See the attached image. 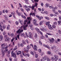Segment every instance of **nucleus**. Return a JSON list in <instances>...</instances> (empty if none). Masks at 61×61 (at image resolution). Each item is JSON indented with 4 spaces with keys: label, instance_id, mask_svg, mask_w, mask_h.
Here are the masks:
<instances>
[{
    "label": "nucleus",
    "instance_id": "cd10ccee",
    "mask_svg": "<svg viewBox=\"0 0 61 61\" xmlns=\"http://www.w3.org/2000/svg\"><path fill=\"white\" fill-rule=\"evenodd\" d=\"M24 35H25V34L24 33H22L20 34V36H24Z\"/></svg>",
    "mask_w": 61,
    "mask_h": 61
},
{
    "label": "nucleus",
    "instance_id": "473e14b6",
    "mask_svg": "<svg viewBox=\"0 0 61 61\" xmlns=\"http://www.w3.org/2000/svg\"><path fill=\"white\" fill-rule=\"evenodd\" d=\"M15 48H14V49H13V50H14V51H15V50H16V49H17V46H15Z\"/></svg>",
    "mask_w": 61,
    "mask_h": 61
},
{
    "label": "nucleus",
    "instance_id": "774afa93",
    "mask_svg": "<svg viewBox=\"0 0 61 61\" xmlns=\"http://www.w3.org/2000/svg\"><path fill=\"white\" fill-rule=\"evenodd\" d=\"M42 23H43V22H42V21L40 22V25H42Z\"/></svg>",
    "mask_w": 61,
    "mask_h": 61
},
{
    "label": "nucleus",
    "instance_id": "69168bd1",
    "mask_svg": "<svg viewBox=\"0 0 61 61\" xmlns=\"http://www.w3.org/2000/svg\"><path fill=\"white\" fill-rule=\"evenodd\" d=\"M20 9L22 12H24V9H23L22 8H20Z\"/></svg>",
    "mask_w": 61,
    "mask_h": 61
},
{
    "label": "nucleus",
    "instance_id": "f3484780",
    "mask_svg": "<svg viewBox=\"0 0 61 61\" xmlns=\"http://www.w3.org/2000/svg\"><path fill=\"white\" fill-rule=\"evenodd\" d=\"M22 54L24 56H26V54L25 53V52L24 51H22Z\"/></svg>",
    "mask_w": 61,
    "mask_h": 61
},
{
    "label": "nucleus",
    "instance_id": "0e129e2a",
    "mask_svg": "<svg viewBox=\"0 0 61 61\" xmlns=\"http://www.w3.org/2000/svg\"><path fill=\"white\" fill-rule=\"evenodd\" d=\"M12 15H15V12H13L12 13H11Z\"/></svg>",
    "mask_w": 61,
    "mask_h": 61
},
{
    "label": "nucleus",
    "instance_id": "39448f33",
    "mask_svg": "<svg viewBox=\"0 0 61 61\" xmlns=\"http://www.w3.org/2000/svg\"><path fill=\"white\" fill-rule=\"evenodd\" d=\"M7 45V44L6 43H4L2 44L1 45V47H5V46H6Z\"/></svg>",
    "mask_w": 61,
    "mask_h": 61
},
{
    "label": "nucleus",
    "instance_id": "9b49d317",
    "mask_svg": "<svg viewBox=\"0 0 61 61\" xmlns=\"http://www.w3.org/2000/svg\"><path fill=\"white\" fill-rule=\"evenodd\" d=\"M28 7L29 8H32V10H34V8L35 7V5L33 6L32 7H31V6H29Z\"/></svg>",
    "mask_w": 61,
    "mask_h": 61
},
{
    "label": "nucleus",
    "instance_id": "f8f14e48",
    "mask_svg": "<svg viewBox=\"0 0 61 61\" xmlns=\"http://www.w3.org/2000/svg\"><path fill=\"white\" fill-rule=\"evenodd\" d=\"M43 46H45V47H47V48H48V49H49L50 48L49 46H48V45H46L45 44H44Z\"/></svg>",
    "mask_w": 61,
    "mask_h": 61
},
{
    "label": "nucleus",
    "instance_id": "680f3d73",
    "mask_svg": "<svg viewBox=\"0 0 61 61\" xmlns=\"http://www.w3.org/2000/svg\"><path fill=\"white\" fill-rule=\"evenodd\" d=\"M5 13H7L8 12V10H6L5 11Z\"/></svg>",
    "mask_w": 61,
    "mask_h": 61
},
{
    "label": "nucleus",
    "instance_id": "338daca9",
    "mask_svg": "<svg viewBox=\"0 0 61 61\" xmlns=\"http://www.w3.org/2000/svg\"><path fill=\"white\" fill-rule=\"evenodd\" d=\"M5 52L6 53H7L8 51V49H5Z\"/></svg>",
    "mask_w": 61,
    "mask_h": 61
},
{
    "label": "nucleus",
    "instance_id": "ddd939ff",
    "mask_svg": "<svg viewBox=\"0 0 61 61\" xmlns=\"http://www.w3.org/2000/svg\"><path fill=\"white\" fill-rule=\"evenodd\" d=\"M46 25H47V26H48V27H49V26H50V25H50V22H49V21L46 22Z\"/></svg>",
    "mask_w": 61,
    "mask_h": 61
},
{
    "label": "nucleus",
    "instance_id": "13d9d810",
    "mask_svg": "<svg viewBox=\"0 0 61 61\" xmlns=\"http://www.w3.org/2000/svg\"><path fill=\"white\" fill-rule=\"evenodd\" d=\"M25 41L26 42V43L27 44H28V40H26Z\"/></svg>",
    "mask_w": 61,
    "mask_h": 61
},
{
    "label": "nucleus",
    "instance_id": "58836bf2",
    "mask_svg": "<svg viewBox=\"0 0 61 61\" xmlns=\"http://www.w3.org/2000/svg\"><path fill=\"white\" fill-rule=\"evenodd\" d=\"M30 27H32L33 26V25L32 24H30Z\"/></svg>",
    "mask_w": 61,
    "mask_h": 61
},
{
    "label": "nucleus",
    "instance_id": "4d7b16f0",
    "mask_svg": "<svg viewBox=\"0 0 61 61\" xmlns=\"http://www.w3.org/2000/svg\"><path fill=\"white\" fill-rule=\"evenodd\" d=\"M11 53V51L10 50H9L8 52V54H9Z\"/></svg>",
    "mask_w": 61,
    "mask_h": 61
},
{
    "label": "nucleus",
    "instance_id": "5fc2aeb1",
    "mask_svg": "<svg viewBox=\"0 0 61 61\" xmlns=\"http://www.w3.org/2000/svg\"><path fill=\"white\" fill-rule=\"evenodd\" d=\"M30 54H31V55H34V53L33 52V51H31L30 52Z\"/></svg>",
    "mask_w": 61,
    "mask_h": 61
},
{
    "label": "nucleus",
    "instance_id": "6e6d98bb",
    "mask_svg": "<svg viewBox=\"0 0 61 61\" xmlns=\"http://www.w3.org/2000/svg\"><path fill=\"white\" fill-rule=\"evenodd\" d=\"M19 5L20 7H21V8H22V5H21V4H20V3H19Z\"/></svg>",
    "mask_w": 61,
    "mask_h": 61
},
{
    "label": "nucleus",
    "instance_id": "dca6fc26",
    "mask_svg": "<svg viewBox=\"0 0 61 61\" xmlns=\"http://www.w3.org/2000/svg\"><path fill=\"white\" fill-rule=\"evenodd\" d=\"M24 51L23 52H25V53H28V50H26V49L25 48H24Z\"/></svg>",
    "mask_w": 61,
    "mask_h": 61
},
{
    "label": "nucleus",
    "instance_id": "8fccbe9b",
    "mask_svg": "<svg viewBox=\"0 0 61 61\" xmlns=\"http://www.w3.org/2000/svg\"><path fill=\"white\" fill-rule=\"evenodd\" d=\"M41 6H44V4L43 3H41Z\"/></svg>",
    "mask_w": 61,
    "mask_h": 61
},
{
    "label": "nucleus",
    "instance_id": "9d476101",
    "mask_svg": "<svg viewBox=\"0 0 61 61\" xmlns=\"http://www.w3.org/2000/svg\"><path fill=\"white\" fill-rule=\"evenodd\" d=\"M18 21L19 23H20L21 24V25H23V20H21V19H20Z\"/></svg>",
    "mask_w": 61,
    "mask_h": 61
},
{
    "label": "nucleus",
    "instance_id": "e2e57ef3",
    "mask_svg": "<svg viewBox=\"0 0 61 61\" xmlns=\"http://www.w3.org/2000/svg\"><path fill=\"white\" fill-rule=\"evenodd\" d=\"M8 46H7L5 47L4 48H5V49H7V48H8Z\"/></svg>",
    "mask_w": 61,
    "mask_h": 61
},
{
    "label": "nucleus",
    "instance_id": "423d86ee",
    "mask_svg": "<svg viewBox=\"0 0 61 61\" xmlns=\"http://www.w3.org/2000/svg\"><path fill=\"white\" fill-rule=\"evenodd\" d=\"M55 60H57L59 58H58V56L57 55H55Z\"/></svg>",
    "mask_w": 61,
    "mask_h": 61
},
{
    "label": "nucleus",
    "instance_id": "a18cd8bd",
    "mask_svg": "<svg viewBox=\"0 0 61 61\" xmlns=\"http://www.w3.org/2000/svg\"><path fill=\"white\" fill-rule=\"evenodd\" d=\"M56 48V47H55V46H53V47H51V48L52 49H54V48Z\"/></svg>",
    "mask_w": 61,
    "mask_h": 61
},
{
    "label": "nucleus",
    "instance_id": "c03bdc74",
    "mask_svg": "<svg viewBox=\"0 0 61 61\" xmlns=\"http://www.w3.org/2000/svg\"><path fill=\"white\" fill-rule=\"evenodd\" d=\"M20 45L21 47H23L24 46V44L23 43H21L20 44Z\"/></svg>",
    "mask_w": 61,
    "mask_h": 61
},
{
    "label": "nucleus",
    "instance_id": "b1692460",
    "mask_svg": "<svg viewBox=\"0 0 61 61\" xmlns=\"http://www.w3.org/2000/svg\"><path fill=\"white\" fill-rule=\"evenodd\" d=\"M57 22L58 23V25H60V24L61 23V20H59Z\"/></svg>",
    "mask_w": 61,
    "mask_h": 61
},
{
    "label": "nucleus",
    "instance_id": "79ce46f5",
    "mask_svg": "<svg viewBox=\"0 0 61 61\" xmlns=\"http://www.w3.org/2000/svg\"><path fill=\"white\" fill-rule=\"evenodd\" d=\"M33 23H36V19H34L33 20Z\"/></svg>",
    "mask_w": 61,
    "mask_h": 61
},
{
    "label": "nucleus",
    "instance_id": "6e6552de",
    "mask_svg": "<svg viewBox=\"0 0 61 61\" xmlns=\"http://www.w3.org/2000/svg\"><path fill=\"white\" fill-rule=\"evenodd\" d=\"M54 41H55V40H54V39L53 38H51V39H50V41L51 43H53Z\"/></svg>",
    "mask_w": 61,
    "mask_h": 61
},
{
    "label": "nucleus",
    "instance_id": "7ed1b4c3",
    "mask_svg": "<svg viewBox=\"0 0 61 61\" xmlns=\"http://www.w3.org/2000/svg\"><path fill=\"white\" fill-rule=\"evenodd\" d=\"M40 30L43 32H46L47 31V29H46L45 28H43L42 29H41Z\"/></svg>",
    "mask_w": 61,
    "mask_h": 61
},
{
    "label": "nucleus",
    "instance_id": "3c124183",
    "mask_svg": "<svg viewBox=\"0 0 61 61\" xmlns=\"http://www.w3.org/2000/svg\"><path fill=\"white\" fill-rule=\"evenodd\" d=\"M27 56L28 57H29V56H30V54L29 53H27L26 55V56Z\"/></svg>",
    "mask_w": 61,
    "mask_h": 61
},
{
    "label": "nucleus",
    "instance_id": "a211bd4d",
    "mask_svg": "<svg viewBox=\"0 0 61 61\" xmlns=\"http://www.w3.org/2000/svg\"><path fill=\"white\" fill-rule=\"evenodd\" d=\"M9 40V37H7L5 39V41H8V40Z\"/></svg>",
    "mask_w": 61,
    "mask_h": 61
},
{
    "label": "nucleus",
    "instance_id": "72a5a7b5",
    "mask_svg": "<svg viewBox=\"0 0 61 61\" xmlns=\"http://www.w3.org/2000/svg\"><path fill=\"white\" fill-rule=\"evenodd\" d=\"M27 19H28L29 20H31V19H31V17H27Z\"/></svg>",
    "mask_w": 61,
    "mask_h": 61
},
{
    "label": "nucleus",
    "instance_id": "e433bc0d",
    "mask_svg": "<svg viewBox=\"0 0 61 61\" xmlns=\"http://www.w3.org/2000/svg\"><path fill=\"white\" fill-rule=\"evenodd\" d=\"M22 43H23L25 45V41L24 40H22Z\"/></svg>",
    "mask_w": 61,
    "mask_h": 61
},
{
    "label": "nucleus",
    "instance_id": "49530a36",
    "mask_svg": "<svg viewBox=\"0 0 61 61\" xmlns=\"http://www.w3.org/2000/svg\"><path fill=\"white\" fill-rule=\"evenodd\" d=\"M52 27L53 28H55L56 27V26L55 25H52Z\"/></svg>",
    "mask_w": 61,
    "mask_h": 61
},
{
    "label": "nucleus",
    "instance_id": "4468645a",
    "mask_svg": "<svg viewBox=\"0 0 61 61\" xmlns=\"http://www.w3.org/2000/svg\"><path fill=\"white\" fill-rule=\"evenodd\" d=\"M48 28L50 30H53V28L52 27L51 25H50L48 27Z\"/></svg>",
    "mask_w": 61,
    "mask_h": 61
},
{
    "label": "nucleus",
    "instance_id": "09e8293b",
    "mask_svg": "<svg viewBox=\"0 0 61 61\" xmlns=\"http://www.w3.org/2000/svg\"><path fill=\"white\" fill-rule=\"evenodd\" d=\"M45 5H46V6H47V7H49V5L48 4H46Z\"/></svg>",
    "mask_w": 61,
    "mask_h": 61
},
{
    "label": "nucleus",
    "instance_id": "bb28decb",
    "mask_svg": "<svg viewBox=\"0 0 61 61\" xmlns=\"http://www.w3.org/2000/svg\"><path fill=\"white\" fill-rule=\"evenodd\" d=\"M35 57L36 58H37L38 56V55L37 54H36L35 55Z\"/></svg>",
    "mask_w": 61,
    "mask_h": 61
},
{
    "label": "nucleus",
    "instance_id": "412c9836",
    "mask_svg": "<svg viewBox=\"0 0 61 61\" xmlns=\"http://www.w3.org/2000/svg\"><path fill=\"white\" fill-rule=\"evenodd\" d=\"M35 30H36L37 31H38V32H40V30L38 29L37 28H35Z\"/></svg>",
    "mask_w": 61,
    "mask_h": 61
},
{
    "label": "nucleus",
    "instance_id": "c756f323",
    "mask_svg": "<svg viewBox=\"0 0 61 61\" xmlns=\"http://www.w3.org/2000/svg\"><path fill=\"white\" fill-rule=\"evenodd\" d=\"M39 43L40 45H41V46H42V42H41V41H39Z\"/></svg>",
    "mask_w": 61,
    "mask_h": 61
},
{
    "label": "nucleus",
    "instance_id": "ea45409f",
    "mask_svg": "<svg viewBox=\"0 0 61 61\" xmlns=\"http://www.w3.org/2000/svg\"><path fill=\"white\" fill-rule=\"evenodd\" d=\"M46 34L48 35H49L50 36H51V35H52V34L51 33H46Z\"/></svg>",
    "mask_w": 61,
    "mask_h": 61
},
{
    "label": "nucleus",
    "instance_id": "c85d7f7f",
    "mask_svg": "<svg viewBox=\"0 0 61 61\" xmlns=\"http://www.w3.org/2000/svg\"><path fill=\"white\" fill-rule=\"evenodd\" d=\"M34 37H35V38H37V34L36 33V34H35V35L34 36Z\"/></svg>",
    "mask_w": 61,
    "mask_h": 61
},
{
    "label": "nucleus",
    "instance_id": "1a4fd4ad",
    "mask_svg": "<svg viewBox=\"0 0 61 61\" xmlns=\"http://www.w3.org/2000/svg\"><path fill=\"white\" fill-rule=\"evenodd\" d=\"M28 36L29 38H32V33H31V32H29Z\"/></svg>",
    "mask_w": 61,
    "mask_h": 61
},
{
    "label": "nucleus",
    "instance_id": "5701e85b",
    "mask_svg": "<svg viewBox=\"0 0 61 61\" xmlns=\"http://www.w3.org/2000/svg\"><path fill=\"white\" fill-rule=\"evenodd\" d=\"M7 30H9L10 29V25H8L7 27Z\"/></svg>",
    "mask_w": 61,
    "mask_h": 61
},
{
    "label": "nucleus",
    "instance_id": "052dcab7",
    "mask_svg": "<svg viewBox=\"0 0 61 61\" xmlns=\"http://www.w3.org/2000/svg\"><path fill=\"white\" fill-rule=\"evenodd\" d=\"M49 7L51 9V8H53V6H49Z\"/></svg>",
    "mask_w": 61,
    "mask_h": 61
},
{
    "label": "nucleus",
    "instance_id": "aec40b11",
    "mask_svg": "<svg viewBox=\"0 0 61 61\" xmlns=\"http://www.w3.org/2000/svg\"><path fill=\"white\" fill-rule=\"evenodd\" d=\"M47 53L48 55H50V56H51V51H48L47 52Z\"/></svg>",
    "mask_w": 61,
    "mask_h": 61
},
{
    "label": "nucleus",
    "instance_id": "393cba45",
    "mask_svg": "<svg viewBox=\"0 0 61 61\" xmlns=\"http://www.w3.org/2000/svg\"><path fill=\"white\" fill-rule=\"evenodd\" d=\"M30 15H34V16H35V13H31L30 14Z\"/></svg>",
    "mask_w": 61,
    "mask_h": 61
},
{
    "label": "nucleus",
    "instance_id": "2f4dec72",
    "mask_svg": "<svg viewBox=\"0 0 61 61\" xmlns=\"http://www.w3.org/2000/svg\"><path fill=\"white\" fill-rule=\"evenodd\" d=\"M25 1V3L26 4H28V3L27 2H28L29 0H24Z\"/></svg>",
    "mask_w": 61,
    "mask_h": 61
},
{
    "label": "nucleus",
    "instance_id": "603ef678",
    "mask_svg": "<svg viewBox=\"0 0 61 61\" xmlns=\"http://www.w3.org/2000/svg\"><path fill=\"white\" fill-rule=\"evenodd\" d=\"M18 15H19V16H21V14L19 12L18 13Z\"/></svg>",
    "mask_w": 61,
    "mask_h": 61
},
{
    "label": "nucleus",
    "instance_id": "4c0bfd02",
    "mask_svg": "<svg viewBox=\"0 0 61 61\" xmlns=\"http://www.w3.org/2000/svg\"><path fill=\"white\" fill-rule=\"evenodd\" d=\"M15 23L16 25H18V24H19V22L17 21H16Z\"/></svg>",
    "mask_w": 61,
    "mask_h": 61
},
{
    "label": "nucleus",
    "instance_id": "37998d69",
    "mask_svg": "<svg viewBox=\"0 0 61 61\" xmlns=\"http://www.w3.org/2000/svg\"><path fill=\"white\" fill-rule=\"evenodd\" d=\"M54 25H57V23L56 22H54L53 23Z\"/></svg>",
    "mask_w": 61,
    "mask_h": 61
},
{
    "label": "nucleus",
    "instance_id": "2eb2a0df",
    "mask_svg": "<svg viewBox=\"0 0 61 61\" xmlns=\"http://www.w3.org/2000/svg\"><path fill=\"white\" fill-rule=\"evenodd\" d=\"M22 53V52L21 51H18V52L17 53V55L18 56L19 55H21V53Z\"/></svg>",
    "mask_w": 61,
    "mask_h": 61
},
{
    "label": "nucleus",
    "instance_id": "bf43d9fd",
    "mask_svg": "<svg viewBox=\"0 0 61 61\" xmlns=\"http://www.w3.org/2000/svg\"><path fill=\"white\" fill-rule=\"evenodd\" d=\"M51 60H52V61H54V57H52L51 58Z\"/></svg>",
    "mask_w": 61,
    "mask_h": 61
},
{
    "label": "nucleus",
    "instance_id": "c9c22d12",
    "mask_svg": "<svg viewBox=\"0 0 61 61\" xmlns=\"http://www.w3.org/2000/svg\"><path fill=\"white\" fill-rule=\"evenodd\" d=\"M45 18L46 19V20H49V18L47 17H45Z\"/></svg>",
    "mask_w": 61,
    "mask_h": 61
},
{
    "label": "nucleus",
    "instance_id": "7c9ffc66",
    "mask_svg": "<svg viewBox=\"0 0 61 61\" xmlns=\"http://www.w3.org/2000/svg\"><path fill=\"white\" fill-rule=\"evenodd\" d=\"M5 24L3 25V29H5Z\"/></svg>",
    "mask_w": 61,
    "mask_h": 61
},
{
    "label": "nucleus",
    "instance_id": "6ab92c4d",
    "mask_svg": "<svg viewBox=\"0 0 61 61\" xmlns=\"http://www.w3.org/2000/svg\"><path fill=\"white\" fill-rule=\"evenodd\" d=\"M47 57L46 56L43 57H42V58L44 60H46V58H47Z\"/></svg>",
    "mask_w": 61,
    "mask_h": 61
},
{
    "label": "nucleus",
    "instance_id": "f257e3e1",
    "mask_svg": "<svg viewBox=\"0 0 61 61\" xmlns=\"http://www.w3.org/2000/svg\"><path fill=\"white\" fill-rule=\"evenodd\" d=\"M23 28L24 29V30H27V28L25 26L23 27V26H21L20 28V29L18 30L17 31L16 33L19 34L17 36V37L18 38L19 40H20V38H19V36H20V33H22V32H23Z\"/></svg>",
    "mask_w": 61,
    "mask_h": 61
},
{
    "label": "nucleus",
    "instance_id": "a878e982",
    "mask_svg": "<svg viewBox=\"0 0 61 61\" xmlns=\"http://www.w3.org/2000/svg\"><path fill=\"white\" fill-rule=\"evenodd\" d=\"M21 16L22 18H24L25 19H26V17L25 16H24L23 15H21Z\"/></svg>",
    "mask_w": 61,
    "mask_h": 61
},
{
    "label": "nucleus",
    "instance_id": "de8ad7c7",
    "mask_svg": "<svg viewBox=\"0 0 61 61\" xmlns=\"http://www.w3.org/2000/svg\"><path fill=\"white\" fill-rule=\"evenodd\" d=\"M8 35L9 36H11V33L10 32H8Z\"/></svg>",
    "mask_w": 61,
    "mask_h": 61
},
{
    "label": "nucleus",
    "instance_id": "f03ea898",
    "mask_svg": "<svg viewBox=\"0 0 61 61\" xmlns=\"http://www.w3.org/2000/svg\"><path fill=\"white\" fill-rule=\"evenodd\" d=\"M30 46H31L34 48V50L35 51H36L37 50V47H36V45H34V47H33V44H31L30 45Z\"/></svg>",
    "mask_w": 61,
    "mask_h": 61
},
{
    "label": "nucleus",
    "instance_id": "20e7f679",
    "mask_svg": "<svg viewBox=\"0 0 61 61\" xmlns=\"http://www.w3.org/2000/svg\"><path fill=\"white\" fill-rule=\"evenodd\" d=\"M5 48V47H1V50L2 53H4L5 52V50L4 49Z\"/></svg>",
    "mask_w": 61,
    "mask_h": 61
},
{
    "label": "nucleus",
    "instance_id": "f704fd0d",
    "mask_svg": "<svg viewBox=\"0 0 61 61\" xmlns=\"http://www.w3.org/2000/svg\"><path fill=\"white\" fill-rule=\"evenodd\" d=\"M30 9L29 8H28L27 9H26V10L27 11V12H28L29 11H30Z\"/></svg>",
    "mask_w": 61,
    "mask_h": 61
},
{
    "label": "nucleus",
    "instance_id": "864d4df0",
    "mask_svg": "<svg viewBox=\"0 0 61 61\" xmlns=\"http://www.w3.org/2000/svg\"><path fill=\"white\" fill-rule=\"evenodd\" d=\"M21 61H26V60H25V59H21Z\"/></svg>",
    "mask_w": 61,
    "mask_h": 61
},
{
    "label": "nucleus",
    "instance_id": "0eeeda50",
    "mask_svg": "<svg viewBox=\"0 0 61 61\" xmlns=\"http://www.w3.org/2000/svg\"><path fill=\"white\" fill-rule=\"evenodd\" d=\"M12 56V57H15V58H16V54L14 52L13 53V54L11 55Z\"/></svg>",
    "mask_w": 61,
    "mask_h": 61
},
{
    "label": "nucleus",
    "instance_id": "4be33fe9",
    "mask_svg": "<svg viewBox=\"0 0 61 61\" xmlns=\"http://www.w3.org/2000/svg\"><path fill=\"white\" fill-rule=\"evenodd\" d=\"M27 22V20L26 19V20H25L24 21V25H25L26 24V22Z\"/></svg>",
    "mask_w": 61,
    "mask_h": 61
},
{
    "label": "nucleus",
    "instance_id": "a19ab883",
    "mask_svg": "<svg viewBox=\"0 0 61 61\" xmlns=\"http://www.w3.org/2000/svg\"><path fill=\"white\" fill-rule=\"evenodd\" d=\"M46 60H47V61H50V60L48 57H47Z\"/></svg>",
    "mask_w": 61,
    "mask_h": 61
}]
</instances>
